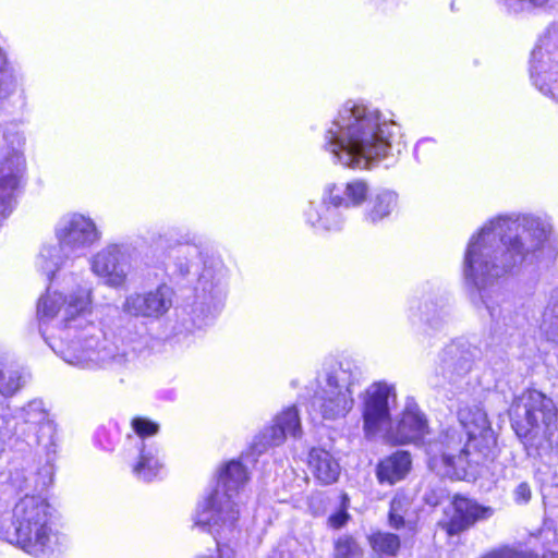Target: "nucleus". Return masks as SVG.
<instances>
[{"instance_id": "6e6552de", "label": "nucleus", "mask_w": 558, "mask_h": 558, "mask_svg": "<svg viewBox=\"0 0 558 558\" xmlns=\"http://www.w3.org/2000/svg\"><path fill=\"white\" fill-rule=\"evenodd\" d=\"M54 235L58 244L45 245L37 258V266L49 280L72 253L89 247L100 239L93 219L77 213L63 216L56 226Z\"/></svg>"}, {"instance_id": "393cba45", "label": "nucleus", "mask_w": 558, "mask_h": 558, "mask_svg": "<svg viewBox=\"0 0 558 558\" xmlns=\"http://www.w3.org/2000/svg\"><path fill=\"white\" fill-rule=\"evenodd\" d=\"M373 550L379 556H395L400 548V539L396 534L377 532L369 536Z\"/></svg>"}, {"instance_id": "9d476101", "label": "nucleus", "mask_w": 558, "mask_h": 558, "mask_svg": "<svg viewBox=\"0 0 558 558\" xmlns=\"http://www.w3.org/2000/svg\"><path fill=\"white\" fill-rule=\"evenodd\" d=\"M361 369L349 362L340 363L327 377L326 387L315 398L313 407L326 420L345 416L354 404L352 387L359 384Z\"/></svg>"}, {"instance_id": "bb28decb", "label": "nucleus", "mask_w": 558, "mask_h": 558, "mask_svg": "<svg viewBox=\"0 0 558 558\" xmlns=\"http://www.w3.org/2000/svg\"><path fill=\"white\" fill-rule=\"evenodd\" d=\"M410 506V500L408 497L403 495H397L390 504L389 511V524L395 529H400L404 525V514L407 512L408 507Z\"/></svg>"}, {"instance_id": "20e7f679", "label": "nucleus", "mask_w": 558, "mask_h": 558, "mask_svg": "<svg viewBox=\"0 0 558 558\" xmlns=\"http://www.w3.org/2000/svg\"><path fill=\"white\" fill-rule=\"evenodd\" d=\"M458 417L463 433L448 429L426 447L428 465L438 475L464 480L469 465L470 444L488 427L486 413L478 405L461 407Z\"/></svg>"}, {"instance_id": "6ab92c4d", "label": "nucleus", "mask_w": 558, "mask_h": 558, "mask_svg": "<svg viewBox=\"0 0 558 558\" xmlns=\"http://www.w3.org/2000/svg\"><path fill=\"white\" fill-rule=\"evenodd\" d=\"M308 468L322 484H332L340 474L338 461L325 449L314 448L308 454Z\"/></svg>"}, {"instance_id": "9b49d317", "label": "nucleus", "mask_w": 558, "mask_h": 558, "mask_svg": "<svg viewBox=\"0 0 558 558\" xmlns=\"http://www.w3.org/2000/svg\"><path fill=\"white\" fill-rule=\"evenodd\" d=\"M361 398L365 437H384L391 424V405L396 402L395 387L385 381H376L365 389Z\"/></svg>"}, {"instance_id": "ddd939ff", "label": "nucleus", "mask_w": 558, "mask_h": 558, "mask_svg": "<svg viewBox=\"0 0 558 558\" xmlns=\"http://www.w3.org/2000/svg\"><path fill=\"white\" fill-rule=\"evenodd\" d=\"M173 290L167 284H159L154 290L129 294L122 304V310L134 317L157 319L171 308Z\"/></svg>"}, {"instance_id": "dca6fc26", "label": "nucleus", "mask_w": 558, "mask_h": 558, "mask_svg": "<svg viewBox=\"0 0 558 558\" xmlns=\"http://www.w3.org/2000/svg\"><path fill=\"white\" fill-rule=\"evenodd\" d=\"M453 513L448 524L450 534L469 529L476 521L487 519L493 514L489 507H483L477 502L462 496H456L452 500Z\"/></svg>"}, {"instance_id": "b1692460", "label": "nucleus", "mask_w": 558, "mask_h": 558, "mask_svg": "<svg viewBox=\"0 0 558 558\" xmlns=\"http://www.w3.org/2000/svg\"><path fill=\"white\" fill-rule=\"evenodd\" d=\"M289 436L286 429V425H281L275 418L274 425L266 427L257 437L254 442L255 448L258 451H263L268 447L281 445Z\"/></svg>"}, {"instance_id": "2f4dec72", "label": "nucleus", "mask_w": 558, "mask_h": 558, "mask_svg": "<svg viewBox=\"0 0 558 558\" xmlns=\"http://www.w3.org/2000/svg\"><path fill=\"white\" fill-rule=\"evenodd\" d=\"M549 314L555 316V322H553L546 330V336L548 340L558 342V298L555 299V302L549 310Z\"/></svg>"}, {"instance_id": "4468645a", "label": "nucleus", "mask_w": 558, "mask_h": 558, "mask_svg": "<svg viewBox=\"0 0 558 558\" xmlns=\"http://www.w3.org/2000/svg\"><path fill=\"white\" fill-rule=\"evenodd\" d=\"M428 434L425 416L416 407H408L396 426H389L384 439L393 445L418 444Z\"/></svg>"}, {"instance_id": "1a4fd4ad", "label": "nucleus", "mask_w": 558, "mask_h": 558, "mask_svg": "<svg viewBox=\"0 0 558 558\" xmlns=\"http://www.w3.org/2000/svg\"><path fill=\"white\" fill-rule=\"evenodd\" d=\"M369 184L362 179H353L341 184L328 185L324 193V202L318 205H310L306 211V219L314 228L322 230H337L342 221L333 207H360L368 198Z\"/></svg>"}, {"instance_id": "c756f323", "label": "nucleus", "mask_w": 558, "mask_h": 558, "mask_svg": "<svg viewBox=\"0 0 558 558\" xmlns=\"http://www.w3.org/2000/svg\"><path fill=\"white\" fill-rule=\"evenodd\" d=\"M360 555V548L356 542L351 537H341L335 546L336 558H356Z\"/></svg>"}, {"instance_id": "4be33fe9", "label": "nucleus", "mask_w": 558, "mask_h": 558, "mask_svg": "<svg viewBox=\"0 0 558 558\" xmlns=\"http://www.w3.org/2000/svg\"><path fill=\"white\" fill-rule=\"evenodd\" d=\"M398 206V194L391 190H381L372 198L366 211V220L377 223L387 218Z\"/></svg>"}, {"instance_id": "f257e3e1", "label": "nucleus", "mask_w": 558, "mask_h": 558, "mask_svg": "<svg viewBox=\"0 0 558 558\" xmlns=\"http://www.w3.org/2000/svg\"><path fill=\"white\" fill-rule=\"evenodd\" d=\"M93 290L78 286L69 291L47 288L36 305L39 330L64 362L83 369L128 366L142 347L138 338L111 341L93 320Z\"/></svg>"}, {"instance_id": "39448f33", "label": "nucleus", "mask_w": 558, "mask_h": 558, "mask_svg": "<svg viewBox=\"0 0 558 558\" xmlns=\"http://www.w3.org/2000/svg\"><path fill=\"white\" fill-rule=\"evenodd\" d=\"M248 480L239 461L228 462L220 471L216 489L195 510L194 525L217 537L231 533L240 517L241 490Z\"/></svg>"}, {"instance_id": "423d86ee", "label": "nucleus", "mask_w": 558, "mask_h": 558, "mask_svg": "<svg viewBox=\"0 0 558 558\" xmlns=\"http://www.w3.org/2000/svg\"><path fill=\"white\" fill-rule=\"evenodd\" d=\"M512 427L526 449L538 454L549 450L558 453V413L554 401L536 389H526L512 402Z\"/></svg>"}, {"instance_id": "f8f14e48", "label": "nucleus", "mask_w": 558, "mask_h": 558, "mask_svg": "<svg viewBox=\"0 0 558 558\" xmlns=\"http://www.w3.org/2000/svg\"><path fill=\"white\" fill-rule=\"evenodd\" d=\"M90 271L104 284L110 288H122L130 271V255L122 244H108L89 258Z\"/></svg>"}, {"instance_id": "c85d7f7f", "label": "nucleus", "mask_w": 558, "mask_h": 558, "mask_svg": "<svg viewBox=\"0 0 558 558\" xmlns=\"http://www.w3.org/2000/svg\"><path fill=\"white\" fill-rule=\"evenodd\" d=\"M20 416L24 420L25 423L38 425L46 421L47 413L44 410L43 402L35 400L29 402L26 408L21 410Z\"/></svg>"}, {"instance_id": "5701e85b", "label": "nucleus", "mask_w": 558, "mask_h": 558, "mask_svg": "<svg viewBox=\"0 0 558 558\" xmlns=\"http://www.w3.org/2000/svg\"><path fill=\"white\" fill-rule=\"evenodd\" d=\"M471 361L463 355V352L457 345H449L444 351L441 359V369L444 376L452 379L454 375H462L470 371Z\"/></svg>"}, {"instance_id": "7c9ffc66", "label": "nucleus", "mask_w": 558, "mask_h": 558, "mask_svg": "<svg viewBox=\"0 0 558 558\" xmlns=\"http://www.w3.org/2000/svg\"><path fill=\"white\" fill-rule=\"evenodd\" d=\"M132 427L142 439L157 434L159 429V426L155 422L144 417H135L132 421Z\"/></svg>"}, {"instance_id": "a878e982", "label": "nucleus", "mask_w": 558, "mask_h": 558, "mask_svg": "<svg viewBox=\"0 0 558 558\" xmlns=\"http://www.w3.org/2000/svg\"><path fill=\"white\" fill-rule=\"evenodd\" d=\"M22 373L13 365H3L0 368V392L3 396H11L22 386Z\"/></svg>"}, {"instance_id": "2eb2a0df", "label": "nucleus", "mask_w": 558, "mask_h": 558, "mask_svg": "<svg viewBox=\"0 0 558 558\" xmlns=\"http://www.w3.org/2000/svg\"><path fill=\"white\" fill-rule=\"evenodd\" d=\"M16 147L0 154V203L7 202L20 184L25 169L21 153L23 140L16 136Z\"/></svg>"}, {"instance_id": "f3484780", "label": "nucleus", "mask_w": 558, "mask_h": 558, "mask_svg": "<svg viewBox=\"0 0 558 558\" xmlns=\"http://www.w3.org/2000/svg\"><path fill=\"white\" fill-rule=\"evenodd\" d=\"M556 65L550 61L548 53L542 48H536L532 52L531 77L535 86L544 94H549L558 101V80Z\"/></svg>"}, {"instance_id": "412c9836", "label": "nucleus", "mask_w": 558, "mask_h": 558, "mask_svg": "<svg viewBox=\"0 0 558 558\" xmlns=\"http://www.w3.org/2000/svg\"><path fill=\"white\" fill-rule=\"evenodd\" d=\"M165 469L160 450L154 445H143L138 461L133 466V473L137 478L150 482L157 478Z\"/></svg>"}, {"instance_id": "7ed1b4c3", "label": "nucleus", "mask_w": 558, "mask_h": 558, "mask_svg": "<svg viewBox=\"0 0 558 558\" xmlns=\"http://www.w3.org/2000/svg\"><path fill=\"white\" fill-rule=\"evenodd\" d=\"M400 128L372 107L345 102L325 133V149L333 162L366 169L386 158Z\"/></svg>"}, {"instance_id": "c9c22d12", "label": "nucleus", "mask_w": 558, "mask_h": 558, "mask_svg": "<svg viewBox=\"0 0 558 558\" xmlns=\"http://www.w3.org/2000/svg\"><path fill=\"white\" fill-rule=\"evenodd\" d=\"M190 269V262H185V263H182L180 264V271L181 272H187Z\"/></svg>"}, {"instance_id": "e433bc0d", "label": "nucleus", "mask_w": 558, "mask_h": 558, "mask_svg": "<svg viewBox=\"0 0 558 558\" xmlns=\"http://www.w3.org/2000/svg\"><path fill=\"white\" fill-rule=\"evenodd\" d=\"M183 251V247H178V248H173L172 253L174 255V257H179L180 254L182 253Z\"/></svg>"}, {"instance_id": "473e14b6", "label": "nucleus", "mask_w": 558, "mask_h": 558, "mask_svg": "<svg viewBox=\"0 0 558 558\" xmlns=\"http://www.w3.org/2000/svg\"><path fill=\"white\" fill-rule=\"evenodd\" d=\"M531 496V488L526 483H520L513 490V499L517 504L529 502Z\"/></svg>"}, {"instance_id": "f704fd0d", "label": "nucleus", "mask_w": 558, "mask_h": 558, "mask_svg": "<svg viewBox=\"0 0 558 558\" xmlns=\"http://www.w3.org/2000/svg\"><path fill=\"white\" fill-rule=\"evenodd\" d=\"M430 143L429 140H422L417 143L415 151L418 154L420 151L424 150L425 147Z\"/></svg>"}, {"instance_id": "aec40b11", "label": "nucleus", "mask_w": 558, "mask_h": 558, "mask_svg": "<svg viewBox=\"0 0 558 558\" xmlns=\"http://www.w3.org/2000/svg\"><path fill=\"white\" fill-rule=\"evenodd\" d=\"M226 277L227 269L221 262L205 265L198 279L204 298H208L210 301H221L225 295Z\"/></svg>"}, {"instance_id": "cd10ccee", "label": "nucleus", "mask_w": 558, "mask_h": 558, "mask_svg": "<svg viewBox=\"0 0 558 558\" xmlns=\"http://www.w3.org/2000/svg\"><path fill=\"white\" fill-rule=\"evenodd\" d=\"M276 418L281 425H286L287 433L290 436L299 437L301 435V423L295 408H288L277 415Z\"/></svg>"}, {"instance_id": "0eeeda50", "label": "nucleus", "mask_w": 558, "mask_h": 558, "mask_svg": "<svg viewBox=\"0 0 558 558\" xmlns=\"http://www.w3.org/2000/svg\"><path fill=\"white\" fill-rule=\"evenodd\" d=\"M12 526L9 541L34 556L53 554L68 542L65 535L53 531L49 505L38 496L26 495L15 504Z\"/></svg>"}, {"instance_id": "a211bd4d", "label": "nucleus", "mask_w": 558, "mask_h": 558, "mask_svg": "<svg viewBox=\"0 0 558 558\" xmlns=\"http://www.w3.org/2000/svg\"><path fill=\"white\" fill-rule=\"evenodd\" d=\"M411 469V454L408 451L398 450L379 461L376 476L379 483L393 485L404 480Z\"/></svg>"}, {"instance_id": "f03ea898", "label": "nucleus", "mask_w": 558, "mask_h": 558, "mask_svg": "<svg viewBox=\"0 0 558 558\" xmlns=\"http://www.w3.org/2000/svg\"><path fill=\"white\" fill-rule=\"evenodd\" d=\"M551 234L547 218L523 214L496 217L470 239L463 275L492 316L502 296L498 279L518 265L533 263Z\"/></svg>"}, {"instance_id": "72a5a7b5", "label": "nucleus", "mask_w": 558, "mask_h": 558, "mask_svg": "<svg viewBox=\"0 0 558 558\" xmlns=\"http://www.w3.org/2000/svg\"><path fill=\"white\" fill-rule=\"evenodd\" d=\"M347 520H348V514L345 512L341 511L336 514H332L329 518V523L331 526L338 529V527H341L345 523Z\"/></svg>"}]
</instances>
